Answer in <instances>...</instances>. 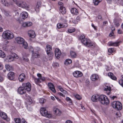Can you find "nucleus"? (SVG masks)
Wrapping results in <instances>:
<instances>
[{"mask_svg": "<svg viewBox=\"0 0 123 123\" xmlns=\"http://www.w3.org/2000/svg\"><path fill=\"white\" fill-rule=\"evenodd\" d=\"M85 37L84 35H81L79 37V40L84 45L87 46H93L94 47L95 46V44L91 43L89 39L85 38Z\"/></svg>", "mask_w": 123, "mask_h": 123, "instance_id": "obj_1", "label": "nucleus"}, {"mask_svg": "<svg viewBox=\"0 0 123 123\" xmlns=\"http://www.w3.org/2000/svg\"><path fill=\"white\" fill-rule=\"evenodd\" d=\"M2 36L4 39L9 40L12 39L14 36L13 33L12 32L10 31L7 30L3 32Z\"/></svg>", "mask_w": 123, "mask_h": 123, "instance_id": "obj_2", "label": "nucleus"}, {"mask_svg": "<svg viewBox=\"0 0 123 123\" xmlns=\"http://www.w3.org/2000/svg\"><path fill=\"white\" fill-rule=\"evenodd\" d=\"M99 101L102 104L107 105L109 103V101L107 97L105 95H101L100 96Z\"/></svg>", "mask_w": 123, "mask_h": 123, "instance_id": "obj_3", "label": "nucleus"}, {"mask_svg": "<svg viewBox=\"0 0 123 123\" xmlns=\"http://www.w3.org/2000/svg\"><path fill=\"white\" fill-rule=\"evenodd\" d=\"M111 105L113 107L117 110H120L122 108L121 103L118 101H114L113 102Z\"/></svg>", "mask_w": 123, "mask_h": 123, "instance_id": "obj_4", "label": "nucleus"}, {"mask_svg": "<svg viewBox=\"0 0 123 123\" xmlns=\"http://www.w3.org/2000/svg\"><path fill=\"white\" fill-rule=\"evenodd\" d=\"M32 77L36 84H38L39 83L42 81L45 80V78L44 77L41 76L40 78H37L34 76H32Z\"/></svg>", "mask_w": 123, "mask_h": 123, "instance_id": "obj_5", "label": "nucleus"}, {"mask_svg": "<svg viewBox=\"0 0 123 123\" xmlns=\"http://www.w3.org/2000/svg\"><path fill=\"white\" fill-rule=\"evenodd\" d=\"M52 47L50 45H46V50L47 55L49 56L52 57L53 55V53L52 52Z\"/></svg>", "mask_w": 123, "mask_h": 123, "instance_id": "obj_6", "label": "nucleus"}, {"mask_svg": "<svg viewBox=\"0 0 123 123\" xmlns=\"http://www.w3.org/2000/svg\"><path fill=\"white\" fill-rule=\"evenodd\" d=\"M18 57L17 55L14 53L12 54V55H9L7 56L6 61L9 62H11L13 61L14 58H17Z\"/></svg>", "mask_w": 123, "mask_h": 123, "instance_id": "obj_7", "label": "nucleus"}, {"mask_svg": "<svg viewBox=\"0 0 123 123\" xmlns=\"http://www.w3.org/2000/svg\"><path fill=\"white\" fill-rule=\"evenodd\" d=\"M23 86L25 90L30 91L31 90V85L30 83H24L23 84Z\"/></svg>", "mask_w": 123, "mask_h": 123, "instance_id": "obj_8", "label": "nucleus"}, {"mask_svg": "<svg viewBox=\"0 0 123 123\" xmlns=\"http://www.w3.org/2000/svg\"><path fill=\"white\" fill-rule=\"evenodd\" d=\"M0 116L3 119L7 121H9L10 120V118L8 117L7 114L5 113L4 112H1Z\"/></svg>", "mask_w": 123, "mask_h": 123, "instance_id": "obj_9", "label": "nucleus"}, {"mask_svg": "<svg viewBox=\"0 0 123 123\" xmlns=\"http://www.w3.org/2000/svg\"><path fill=\"white\" fill-rule=\"evenodd\" d=\"M73 75L74 77L77 78L81 77L82 76L83 74L81 72L76 71L73 73Z\"/></svg>", "mask_w": 123, "mask_h": 123, "instance_id": "obj_10", "label": "nucleus"}, {"mask_svg": "<svg viewBox=\"0 0 123 123\" xmlns=\"http://www.w3.org/2000/svg\"><path fill=\"white\" fill-rule=\"evenodd\" d=\"M61 54L60 50L58 49H56L55 50V57L57 59L59 58Z\"/></svg>", "mask_w": 123, "mask_h": 123, "instance_id": "obj_11", "label": "nucleus"}, {"mask_svg": "<svg viewBox=\"0 0 123 123\" xmlns=\"http://www.w3.org/2000/svg\"><path fill=\"white\" fill-rule=\"evenodd\" d=\"M53 111L54 112V114L58 116L60 115L61 114V112L59 109L56 108H54L53 109Z\"/></svg>", "mask_w": 123, "mask_h": 123, "instance_id": "obj_12", "label": "nucleus"}, {"mask_svg": "<svg viewBox=\"0 0 123 123\" xmlns=\"http://www.w3.org/2000/svg\"><path fill=\"white\" fill-rule=\"evenodd\" d=\"M15 40L16 42L20 44H22L25 41L23 38L19 37H17L16 38Z\"/></svg>", "mask_w": 123, "mask_h": 123, "instance_id": "obj_13", "label": "nucleus"}, {"mask_svg": "<svg viewBox=\"0 0 123 123\" xmlns=\"http://www.w3.org/2000/svg\"><path fill=\"white\" fill-rule=\"evenodd\" d=\"M14 73L12 72H9L7 74V76L9 80H13L14 78Z\"/></svg>", "mask_w": 123, "mask_h": 123, "instance_id": "obj_14", "label": "nucleus"}, {"mask_svg": "<svg viewBox=\"0 0 123 123\" xmlns=\"http://www.w3.org/2000/svg\"><path fill=\"white\" fill-rule=\"evenodd\" d=\"M28 35L29 37L32 38H34L35 37V32L33 30H30L28 31Z\"/></svg>", "mask_w": 123, "mask_h": 123, "instance_id": "obj_15", "label": "nucleus"}, {"mask_svg": "<svg viewBox=\"0 0 123 123\" xmlns=\"http://www.w3.org/2000/svg\"><path fill=\"white\" fill-rule=\"evenodd\" d=\"M100 96L98 95H93L91 97L92 100L94 102H96L98 100H99Z\"/></svg>", "mask_w": 123, "mask_h": 123, "instance_id": "obj_16", "label": "nucleus"}, {"mask_svg": "<svg viewBox=\"0 0 123 123\" xmlns=\"http://www.w3.org/2000/svg\"><path fill=\"white\" fill-rule=\"evenodd\" d=\"M108 45L110 46H117L119 45V42H110L108 43Z\"/></svg>", "mask_w": 123, "mask_h": 123, "instance_id": "obj_17", "label": "nucleus"}, {"mask_svg": "<svg viewBox=\"0 0 123 123\" xmlns=\"http://www.w3.org/2000/svg\"><path fill=\"white\" fill-rule=\"evenodd\" d=\"M18 92L21 94H24L25 92V90L23 87H20L18 89Z\"/></svg>", "mask_w": 123, "mask_h": 123, "instance_id": "obj_18", "label": "nucleus"}, {"mask_svg": "<svg viewBox=\"0 0 123 123\" xmlns=\"http://www.w3.org/2000/svg\"><path fill=\"white\" fill-rule=\"evenodd\" d=\"M48 86L49 89L53 92H56L54 86L53 84L51 83H49L48 84Z\"/></svg>", "mask_w": 123, "mask_h": 123, "instance_id": "obj_19", "label": "nucleus"}, {"mask_svg": "<svg viewBox=\"0 0 123 123\" xmlns=\"http://www.w3.org/2000/svg\"><path fill=\"white\" fill-rule=\"evenodd\" d=\"M28 15V13L25 12H24L21 13L20 16L21 18L24 19L26 18Z\"/></svg>", "mask_w": 123, "mask_h": 123, "instance_id": "obj_20", "label": "nucleus"}, {"mask_svg": "<svg viewBox=\"0 0 123 123\" xmlns=\"http://www.w3.org/2000/svg\"><path fill=\"white\" fill-rule=\"evenodd\" d=\"M25 75L24 74H20L19 77V80L20 81L22 82L25 78Z\"/></svg>", "mask_w": 123, "mask_h": 123, "instance_id": "obj_21", "label": "nucleus"}, {"mask_svg": "<svg viewBox=\"0 0 123 123\" xmlns=\"http://www.w3.org/2000/svg\"><path fill=\"white\" fill-rule=\"evenodd\" d=\"M67 24L66 23L62 24L59 23L57 25V26L59 29H60L62 28L66 27H67Z\"/></svg>", "mask_w": 123, "mask_h": 123, "instance_id": "obj_22", "label": "nucleus"}, {"mask_svg": "<svg viewBox=\"0 0 123 123\" xmlns=\"http://www.w3.org/2000/svg\"><path fill=\"white\" fill-rule=\"evenodd\" d=\"M98 78V75L96 74H92L91 77V79L92 81H95L97 80Z\"/></svg>", "mask_w": 123, "mask_h": 123, "instance_id": "obj_23", "label": "nucleus"}, {"mask_svg": "<svg viewBox=\"0 0 123 123\" xmlns=\"http://www.w3.org/2000/svg\"><path fill=\"white\" fill-rule=\"evenodd\" d=\"M71 13L73 14L77 15L78 14V11L77 9L74 8H73L71 10Z\"/></svg>", "mask_w": 123, "mask_h": 123, "instance_id": "obj_24", "label": "nucleus"}, {"mask_svg": "<svg viewBox=\"0 0 123 123\" xmlns=\"http://www.w3.org/2000/svg\"><path fill=\"white\" fill-rule=\"evenodd\" d=\"M43 114H41L43 116L48 117L49 118H51L52 117V115L51 114H49L47 112H43Z\"/></svg>", "mask_w": 123, "mask_h": 123, "instance_id": "obj_25", "label": "nucleus"}, {"mask_svg": "<svg viewBox=\"0 0 123 123\" xmlns=\"http://www.w3.org/2000/svg\"><path fill=\"white\" fill-rule=\"evenodd\" d=\"M39 56V55L37 52H34L32 53V57L31 58L33 60V59L38 58Z\"/></svg>", "mask_w": 123, "mask_h": 123, "instance_id": "obj_26", "label": "nucleus"}, {"mask_svg": "<svg viewBox=\"0 0 123 123\" xmlns=\"http://www.w3.org/2000/svg\"><path fill=\"white\" fill-rule=\"evenodd\" d=\"M5 68L6 69L9 71H12L13 70V68L12 66L9 64L6 65Z\"/></svg>", "mask_w": 123, "mask_h": 123, "instance_id": "obj_27", "label": "nucleus"}, {"mask_svg": "<svg viewBox=\"0 0 123 123\" xmlns=\"http://www.w3.org/2000/svg\"><path fill=\"white\" fill-rule=\"evenodd\" d=\"M108 76L112 79L116 80L117 79L116 77L114 76L113 73H109L108 74Z\"/></svg>", "mask_w": 123, "mask_h": 123, "instance_id": "obj_28", "label": "nucleus"}, {"mask_svg": "<svg viewBox=\"0 0 123 123\" xmlns=\"http://www.w3.org/2000/svg\"><path fill=\"white\" fill-rule=\"evenodd\" d=\"M41 6V2H37V4L35 8V10L37 12L39 11V9Z\"/></svg>", "mask_w": 123, "mask_h": 123, "instance_id": "obj_29", "label": "nucleus"}, {"mask_svg": "<svg viewBox=\"0 0 123 123\" xmlns=\"http://www.w3.org/2000/svg\"><path fill=\"white\" fill-rule=\"evenodd\" d=\"M32 23L30 22H28L24 23L23 24V27H25L31 26L32 25Z\"/></svg>", "mask_w": 123, "mask_h": 123, "instance_id": "obj_30", "label": "nucleus"}, {"mask_svg": "<svg viewBox=\"0 0 123 123\" xmlns=\"http://www.w3.org/2000/svg\"><path fill=\"white\" fill-rule=\"evenodd\" d=\"M60 11L62 14H65L66 12V9L65 8L63 7H60Z\"/></svg>", "mask_w": 123, "mask_h": 123, "instance_id": "obj_31", "label": "nucleus"}, {"mask_svg": "<svg viewBox=\"0 0 123 123\" xmlns=\"http://www.w3.org/2000/svg\"><path fill=\"white\" fill-rule=\"evenodd\" d=\"M114 25L117 27H118L120 25V24L119 23V20L118 19H115L114 21Z\"/></svg>", "mask_w": 123, "mask_h": 123, "instance_id": "obj_32", "label": "nucleus"}, {"mask_svg": "<svg viewBox=\"0 0 123 123\" xmlns=\"http://www.w3.org/2000/svg\"><path fill=\"white\" fill-rule=\"evenodd\" d=\"M72 62V60L70 59H67L64 62L65 65H68L70 64Z\"/></svg>", "mask_w": 123, "mask_h": 123, "instance_id": "obj_33", "label": "nucleus"}, {"mask_svg": "<svg viewBox=\"0 0 123 123\" xmlns=\"http://www.w3.org/2000/svg\"><path fill=\"white\" fill-rule=\"evenodd\" d=\"M102 0H93V3L95 5H98L100 2L102 1Z\"/></svg>", "mask_w": 123, "mask_h": 123, "instance_id": "obj_34", "label": "nucleus"}, {"mask_svg": "<svg viewBox=\"0 0 123 123\" xmlns=\"http://www.w3.org/2000/svg\"><path fill=\"white\" fill-rule=\"evenodd\" d=\"M1 3L6 6H8V4L7 1L5 0H1Z\"/></svg>", "mask_w": 123, "mask_h": 123, "instance_id": "obj_35", "label": "nucleus"}, {"mask_svg": "<svg viewBox=\"0 0 123 123\" xmlns=\"http://www.w3.org/2000/svg\"><path fill=\"white\" fill-rule=\"evenodd\" d=\"M70 53L71 57L74 58L76 57V54L75 52L73 51H71Z\"/></svg>", "mask_w": 123, "mask_h": 123, "instance_id": "obj_36", "label": "nucleus"}, {"mask_svg": "<svg viewBox=\"0 0 123 123\" xmlns=\"http://www.w3.org/2000/svg\"><path fill=\"white\" fill-rule=\"evenodd\" d=\"M22 2L19 1H16L15 2V4L18 6L21 7Z\"/></svg>", "mask_w": 123, "mask_h": 123, "instance_id": "obj_37", "label": "nucleus"}, {"mask_svg": "<svg viewBox=\"0 0 123 123\" xmlns=\"http://www.w3.org/2000/svg\"><path fill=\"white\" fill-rule=\"evenodd\" d=\"M28 5L26 4V3L25 2H22L21 7L25 8L26 7L28 8Z\"/></svg>", "mask_w": 123, "mask_h": 123, "instance_id": "obj_38", "label": "nucleus"}, {"mask_svg": "<svg viewBox=\"0 0 123 123\" xmlns=\"http://www.w3.org/2000/svg\"><path fill=\"white\" fill-rule=\"evenodd\" d=\"M6 56L5 53L2 50H0V57L2 58H4Z\"/></svg>", "mask_w": 123, "mask_h": 123, "instance_id": "obj_39", "label": "nucleus"}, {"mask_svg": "<svg viewBox=\"0 0 123 123\" xmlns=\"http://www.w3.org/2000/svg\"><path fill=\"white\" fill-rule=\"evenodd\" d=\"M57 87L61 92L63 93H66V91L64 90L61 86H57Z\"/></svg>", "mask_w": 123, "mask_h": 123, "instance_id": "obj_40", "label": "nucleus"}, {"mask_svg": "<svg viewBox=\"0 0 123 123\" xmlns=\"http://www.w3.org/2000/svg\"><path fill=\"white\" fill-rule=\"evenodd\" d=\"M121 77L122 79L119 80V83L123 87V75H122Z\"/></svg>", "mask_w": 123, "mask_h": 123, "instance_id": "obj_41", "label": "nucleus"}, {"mask_svg": "<svg viewBox=\"0 0 123 123\" xmlns=\"http://www.w3.org/2000/svg\"><path fill=\"white\" fill-rule=\"evenodd\" d=\"M22 44H23V47L25 49H27L28 48V45L27 43L26 42H24Z\"/></svg>", "mask_w": 123, "mask_h": 123, "instance_id": "obj_42", "label": "nucleus"}, {"mask_svg": "<svg viewBox=\"0 0 123 123\" xmlns=\"http://www.w3.org/2000/svg\"><path fill=\"white\" fill-rule=\"evenodd\" d=\"M114 49L113 48H110L108 49V54L111 55Z\"/></svg>", "mask_w": 123, "mask_h": 123, "instance_id": "obj_43", "label": "nucleus"}, {"mask_svg": "<svg viewBox=\"0 0 123 123\" xmlns=\"http://www.w3.org/2000/svg\"><path fill=\"white\" fill-rule=\"evenodd\" d=\"M39 101L40 103L43 104L45 102L46 100L44 98H42L39 99Z\"/></svg>", "mask_w": 123, "mask_h": 123, "instance_id": "obj_44", "label": "nucleus"}, {"mask_svg": "<svg viewBox=\"0 0 123 123\" xmlns=\"http://www.w3.org/2000/svg\"><path fill=\"white\" fill-rule=\"evenodd\" d=\"M14 121L16 123H21V121L20 118H16L14 119Z\"/></svg>", "mask_w": 123, "mask_h": 123, "instance_id": "obj_45", "label": "nucleus"}, {"mask_svg": "<svg viewBox=\"0 0 123 123\" xmlns=\"http://www.w3.org/2000/svg\"><path fill=\"white\" fill-rule=\"evenodd\" d=\"M47 111L46 110L45 108L44 107H42L41 108L40 111L41 114H43V112H47Z\"/></svg>", "mask_w": 123, "mask_h": 123, "instance_id": "obj_46", "label": "nucleus"}, {"mask_svg": "<svg viewBox=\"0 0 123 123\" xmlns=\"http://www.w3.org/2000/svg\"><path fill=\"white\" fill-rule=\"evenodd\" d=\"M27 101L29 104H31L32 102V101L31 97H29L28 98Z\"/></svg>", "mask_w": 123, "mask_h": 123, "instance_id": "obj_47", "label": "nucleus"}, {"mask_svg": "<svg viewBox=\"0 0 123 123\" xmlns=\"http://www.w3.org/2000/svg\"><path fill=\"white\" fill-rule=\"evenodd\" d=\"M4 15H5L6 16H10V13L6 11H4Z\"/></svg>", "mask_w": 123, "mask_h": 123, "instance_id": "obj_48", "label": "nucleus"}, {"mask_svg": "<svg viewBox=\"0 0 123 123\" xmlns=\"http://www.w3.org/2000/svg\"><path fill=\"white\" fill-rule=\"evenodd\" d=\"M111 90V88L109 86H106V87L105 88V89L104 90L105 91H110Z\"/></svg>", "mask_w": 123, "mask_h": 123, "instance_id": "obj_49", "label": "nucleus"}, {"mask_svg": "<svg viewBox=\"0 0 123 123\" xmlns=\"http://www.w3.org/2000/svg\"><path fill=\"white\" fill-rule=\"evenodd\" d=\"M74 96L78 100H80L81 99V97L78 94L75 95Z\"/></svg>", "mask_w": 123, "mask_h": 123, "instance_id": "obj_50", "label": "nucleus"}, {"mask_svg": "<svg viewBox=\"0 0 123 123\" xmlns=\"http://www.w3.org/2000/svg\"><path fill=\"white\" fill-rule=\"evenodd\" d=\"M75 31V30L74 29H68V31L69 33H72L74 32Z\"/></svg>", "mask_w": 123, "mask_h": 123, "instance_id": "obj_51", "label": "nucleus"}, {"mask_svg": "<svg viewBox=\"0 0 123 123\" xmlns=\"http://www.w3.org/2000/svg\"><path fill=\"white\" fill-rule=\"evenodd\" d=\"M74 66L76 67H78L79 65V62L77 61H74Z\"/></svg>", "mask_w": 123, "mask_h": 123, "instance_id": "obj_52", "label": "nucleus"}, {"mask_svg": "<svg viewBox=\"0 0 123 123\" xmlns=\"http://www.w3.org/2000/svg\"><path fill=\"white\" fill-rule=\"evenodd\" d=\"M23 60L26 62H28L29 61V59L27 57L25 56H23Z\"/></svg>", "mask_w": 123, "mask_h": 123, "instance_id": "obj_53", "label": "nucleus"}, {"mask_svg": "<svg viewBox=\"0 0 123 123\" xmlns=\"http://www.w3.org/2000/svg\"><path fill=\"white\" fill-rule=\"evenodd\" d=\"M66 99L67 101H68L69 103H71V104H72V100H71V98H69L68 97H67L66 98Z\"/></svg>", "mask_w": 123, "mask_h": 123, "instance_id": "obj_54", "label": "nucleus"}, {"mask_svg": "<svg viewBox=\"0 0 123 123\" xmlns=\"http://www.w3.org/2000/svg\"><path fill=\"white\" fill-rule=\"evenodd\" d=\"M116 115L117 117V118L118 117H121V114L120 113V112L119 111L116 113Z\"/></svg>", "mask_w": 123, "mask_h": 123, "instance_id": "obj_55", "label": "nucleus"}, {"mask_svg": "<svg viewBox=\"0 0 123 123\" xmlns=\"http://www.w3.org/2000/svg\"><path fill=\"white\" fill-rule=\"evenodd\" d=\"M58 5L60 6V7H63V4L62 2L60 1H59L58 2Z\"/></svg>", "mask_w": 123, "mask_h": 123, "instance_id": "obj_56", "label": "nucleus"}, {"mask_svg": "<svg viewBox=\"0 0 123 123\" xmlns=\"http://www.w3.org/2000/svg\"><path fill=\"white\" fill-rule=\"evenodd\" d=\"M118 4L123 5V1L121 0H119V1L118 2Z\"/></svg>", "mask_w": 123, "mask_h": 123, "instance_id": "obj_57", "label": "nucleus"}, {"mask_svg": "<svg viewBox=\"0 0 123 123\" xmlns=\"http://www.w3.org/2000/svg\"><path fill=\"white\" fill-rule=\"evenodd\" d=\"M29 51L31 52L32 53H33L34 52L33 51V49L32 47H29Z\"/></svg>", "mask_w": 123, "mask_h": 123, "instance_id": "obj_58", "label": "nucleus"}, {"mask_svg": "<svg viewBox=\"0 0 123 123\" xmlns=\"http://www.w3.org/2000/svg\"><path fill=\"white\" fill-rule=\"evenodd\" d=\"M114 33L112 30L111 32L109 34V36L110 37H111L113 36L114 35Z\"/></svg>", "mask_w": 123, "mask_h": 123, "instance_id": "obj_59", "label": "nucleus"}, {"mask_svg": "<svg viewBox=\"0 0 123 123\" xmlns=\"http://www.w3.org/2000/svg\"><path fill=\"white\" fill-rule=\"evenodd\" d=\"M53 66L54 67H57L59 66V65L58 63H53Z\"/></svg>", "mask_w": 123, "mask_h": 123, "instance_id": "obj_60", "label": "nucleus"}, {"mask_svg": "<svg viewBox=\"0 0 123 123\" xmlns=\"http://www.w3.org/2000/svg\"><path fill=\"white\" fill-rule=\"evenodd\" d=\"M117 32L119 34L123 33V32H122L121 30L120 29L118 30Z\"/></svg>", "mask_w": 123, "mask_h": 123, "instance_id": "obj_61", "label": "nucleus"}, {"mask_svg": "<svg viewBox=\"0 0 123 123\" xmlns=\"http://www.w3.org/2000/svg\"><path fill=\"white\" fill-rule=\"evenodd\" d=\"M58 93V95L60 96H62L63 97H65V95H63L62 93L61 92H59Z\"/></svg>", "mask_w": 123, "mask_h": 123, "instance_id": "obj_62", "label": "nucleus"}, {"mask_svg": "<svg viewBox=\"0 0 123 123\" xmlns=\"http://www.w3.org/2000/svg\"><path fill=\"white\" fill-rule=\"evenodd\" d=\"M3 65L2 63L0 62V70H2L3 68Z\"/></svg>", "mask_w": 123, "mask_h": 123, "instance_id": "obj_63", "label": "nucleus"}, {"mask_svg": "<svg viewBox=\"0 0 123 123\" xmlns=\"http://www.w3.org/2000/svg\"><path fill=\"white\" fill-rule=\"evenodd\" d=\"M4 80V79L0 75V82H2Z\"/></svg>", "mask_w": 123, "mask_h": 123, "instance_id": "obj_64", "label": "nucleus"}]
</instances>
